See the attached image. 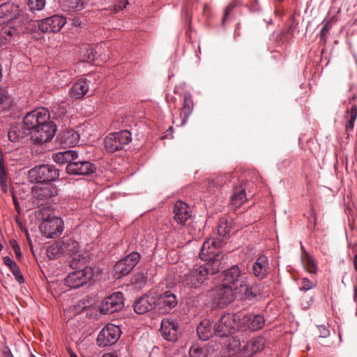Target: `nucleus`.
<instances>
[{
    "instance_id": "37998d69",
    "label": "nucleus",
    "mask_w": 357,
    "mask_h": 357,
    "mask_svg": "<svg viewBox=\"0 0 357 357\" xmlns=\"http://www.w3.org/2000/svg\"><path fill=\"white\" fill-rule=\"evenodd\" d=\"M205 355L204 349L198 345H193L189 349L190 357H202Z\"/></svg>"
},
{
    "instance_id": "bb28decb",
    "label": "nucleus",
    "mask_w": 357,
    "mask_h": 357,
    "mask_svg": "<svg viewBox=\"0 0 357 357\" xmlns=\"http://www.w3.org/2000/svg\"><path fill=\"white\" fill-rule=\"evenodd\" d=\"M58 138L63 146H74L79 143L80 135L75 130H67L61 132Z\"/></svg>"
},
{
    "instance_id": "9d476101",
    "label": "nucleus",
    "mask_w": 357,
    "mask_h": 357,
    "mask_svg": "<svg viewBox=\"0 0 357 357\" xmlns=\"http://www.w3.org/2000/svg\"><path fill=\"white\" fill-rule=\"evenodd\" d=\"M56 130V125L52 121H50L28 133L35 143L43 144L50 141L54 136Z\"/></svg>"
},
{
    "instance_id": "412c9836",
    "label": "nucleus",
    "mask_w": 357,
    "mask_h": 357,
    "mask_svg": "<svg viewBox=\"0 0 357 357\" xmlns=\"http://www.w3.org/2000/svg\"><path fill=\"white\" fill-rule=\"evenodd\" d=\"M193 110V102L192 96L190 93H186L184 94L183 106L181 108L179 117L174 118L173 123L177 126H184L191 115Z\"/></svg>"
},
{
    "instance_id": "49530a36",
    "label": "nucleus",
    "mask_w": 357,
    "mask_h": 357,
    "mask_svg": "<svg viewBox=\"0 0 357 357\" xmlns=\"http://www.w3.org/2000/svg\"><path fill=\"white\" fill-rule=\"evenodd\" d=\"M11 271L13 275L15 276V280L20 284H22L24 282V277L18 266L17 267H15V268H13Z\"/></svg>"
},
{
    "instance_id": "0eeeda50",
    "label": "nucleus",
    "mask_w": 357,
    "mask_h": 357,
    "mask_svg": "<svg viewBox=\"0 0 357 357\" xmlns=\"http://www.w3.org/2000/svg\"><path fill=\"white\" fill-rule=\"evenodd\" d=\"M51 121L50 114L47 109L40 107L28 112L23 119V126L29 132L36 128Z\"/></svg>"
},
{
    "instance_id": "0e129e2a",
    "label": "nucleus",
    "mask_w": 357,
    "mask_h": 357,
    "mask_svg": "<svg viewBox=\"0 0 357 357\" xmlns=\"http://www.w3.org/2000/svg\"><path fill=\"white\" fill-rule=\"evenodd\" d=\"M70 357H77V355H76L75 353H73V352H71V353L70 354Z\"/></svg>"
},
{
    "instance_id": "c03bdc74",
    "label": "nucleus",
    "mask_w": 357,
    "mask_h": 357,
    "mask_svg": "<svg viewBox=\"0 0 357 357\" xmlns=\"http://www.w3.org/2000/svg\"><path fill=\"white\" fill-rule=\"evenodd\" d=\"M301 287H300V290L301 291H307L308 290L314 288V284L307 278H304L301 280Z\"/></svg>"
},
{
    "instance_id": "4468645a",
    "label": "nucleus",
    "mask_w": 357,
    "mask_h": 357,
    "mask_svg": "<svg viewBox=\"0 0 357 357\" xmlns=\"http://www.w3.org/2000/svg\"><path fill=\"white\" fill-rule=\"evenodd\" d=\"M248 275L242 273L236 265L224 271V284L232 287L235 291L238 290L243 282H247Z\"/></svg>"
},
{
    "instance_id": "2eb2a0df",
    "label": "nucleus",
    "mask_w": 357,
    "mask_h": 357,
    "mask_svg": "<svg viewBox=\"0 0 357 357\" xmlns=\"http://www.w3.org/2000/svg\"><path fill=\"white\" fill-rule=\"evenodd\" d=\"M124 305L123 295L116 291L106 297L100 305V312L102 314H112L121 310Z\"/></svg>"
},
{
    "instance_id": "b1692460",
    "label": "nucleus",
    "mask_w": 357,
    "mask_h": 357,
    "mask_svg": "<svg viewBox=\"0 0 357 357\" xmlns=\"http://www.w3.org/2000/svg\"><path fill=\"white\" fill-rule=\"evenodd\" d=\"M269 271L268 257L264 255L259 256L252 264V272L254 276L259 279L265 278Z\"/></svg>"
},
{
    "instance_id": "6e6552de",
    "label": "nucleus",
    "mask_w": 357,
    "mask_h": 357,
    "mask_svg": "<svg viewBox=\"0 0 357 357\" xmlns=\"http://www.w3.org/2000/svg\"><path fill=\"white\" fill-rule=\"evenodd\" d=\"M233 291L232 287L222 284L213 288L208 292V296L212 300L213 304L220 307H223L233 301Z\"/></svg>"
},
{
    "instance_id": "e2e57ef3",
    "label": "nucleus",
    "mask_w": 357,
    "mask_h": 357,
    "mask_svg": "<svg viewBox=\"0 0 357 357\" xmlns=\"http://www.w3.org/2000/svg\"><path fill=\"white\" fill-rule=\"evenodd\" d=\"M73 24L75 25V26H78L80 24V22L79 20L77 19V20H74V22H73Z\"/></svg>"
},
{
    "instance_id": "864d4df0",
    "label": "nucleus",
    "mask_w": 357,
    "mask_h": 357,
    "mask_svg": "<svg viewBox=\"0 0 357 357\" xmlns=\"http://www.w3.org/2000/svg\"><path fill=\"white\" fill-rule=\"evenodd\" d=\"M87 52V59L88 62H93L96 59V54L93 52V50L92 48H89L86 50Z\"/></svg>"
},
{
    "instance_id": "3c124183",
    "label": "nucleus",
    "mask_w": 357,
    "mask_h": 357,
    "mask_svg": "<svg viewBox=\"0 0 357 357\" xmlns=\"http://www.w3.org/2000/svg\"><path fill=\"white\" fill-rule=\"evenodd\" d=\"M3 262H4L5 265H6L8 267H9L10 271H12L13 268H15V267L17 266V264L11 258H10L8 256H6L3 257Z\"/></svg>"
},
{
    "instance_id": "09e8293b",
    "label": "nucleus",
    "mask_w": 357,
    "mask_h": 357,
    "mask_svg": "<svg viewBox=\"0 0 357 357\" xmlns=\"http://www.w3.org/2000/svg\"><path fill=\"white\" fill-rule=\"evenodd\" d=\"M236 5L237 4L236 3H231L227 5V6L225 8L224 16L222 17V23H225L229 13L236 6Z\"/></svg>"
},
{
    "instance_id": "1a4fd4ad",
    "label": "nucleus",
    "mask_w": 357,
    "mask_h": 357,
    "mask_svg": "<svg viewBox=\"0 0 357 357\" xmlns=\"http://www.w3.org/2000/svg\"><path fill=\"white\" fill-rule=\"evenodd\" d=\"M121 334L120 328L114 324H109L100 331L96 342L100 347H105L115 344Z\"/></svg>"
},
{
    "instance_id": "7ed1b4c3",
    "label": "nucleus",
    "mask_w": 357,
    "mask_h": 357,
    "mask_svg": "<svg viewBox=\"0 0 357 357\" xmlns=\"http://www.w3.org/2000/svg\"><path fill=\"white\" fill-rule=\"evenodd\" d=\"M214 275L211 271V267L204 265H195L188 273H185L181 278V283L183 286L190 289H199L207 280L208 275Z\"/></svg>"
},
{
    "instance_id": "ddd939ff",
    "label": "nucleus",
    "mask_w": 357,
    "mask_h": 357,
    "mask_svg": "<svg viewBox=\"0 0 357 357\" xmlns=\"http://www.w3.org/2000/svg\"><path fill=\"white\" fill-rule=\"evenodd\" d=\"M140 259L139 253L132 252L119 260L114 266L115 276L118 278L128 274Z\"/></svg>"
},
{
    "instance_id": "393cba45",
    "label": "nucleus",
    "mask_w": 357,
    "mask_h": 357,
    "mask_svg": "<svg viewBox=\"0 0 357 357\" xmlns=\"http://www.w3.org/2000/svg\"><path fill=\"white\" fill-rule=\"evenodd\" d=\"M155 307H156V299L151 295H144L134 303V310L139 314H145Z\"/></svg>"
},
{
    "instance_id": "774afa93",
    "label": "nucleus",
    "mask_w": 357,
    "mask_h": 357,
    "mask_svg": "<svg viewBox=\"0 0 357 357\" xmlns=\"http://www.w3.org/2000/svg\"><path fill=\"white\" fill-rule=\"evenodd\" d=\"M31 357H36L35 356H33V354L31 355Z\"/></svg>"
},
{
    "instance_id": "dca6fc26",
    "label": "nucleus",
    "mask_w": 357,
    "mask_h": 357,
    "mask_svg": "<svg viewBox=\"0 0 357 357\" xmlns=\"http://www.w3.org/2000/svg\"><path fill=\"white\" fill-rule=\"evenodd\" d=\"M66 24V19L63 16L54 15L43 19L38 22V29L45 32H59Z\"/></svg>"
},
{
    "instance_id": "ea45409f",
    "label": "nucleus",
    "mask_w": 357,
    "mask_h": 357,
    "mask_svg": "<svg viewBox=\"0 0 357 357\" xmlns=\"http://www.w3.org/2000/svg\"><path fill=\"white\" fill-rule=\"evenodd\" d=\"M231 222H229L227 220H220L218 227V235L220 236H226L227 235H228L231 231Z\"/></svg>"
},
{
    "instance_id": "052dcab7",
    "label": "nucleus",
    "mask_w": 357,
    "mask_h": 357,
    "mask_svg": "<svg viewBox=\"0 0 357 357\" xmlns=\"http://www.w3.org/2000/svg\"><path fill=\"white\" fill-rule=\"evenodd\" d=\"M354 299L357 302V287L355 286L354 288Z\"/></svg>"
},
{
    "instance_id": "a211bd4d",
    "label": "nucleus",
    "mask_w": 357,
    "mask_h": 357,
    "mask_svg": "<svg viewBox=\"0 0 357 357\" xmlns=\"http://www.w3.org/2000/svg\"><path fill=\"white\" fill-rule=\"evenodd\" d=\"M240 329H247L250 331H257L261 330L265 325V319L260 314H248L240 319Z\"/></svg>"
},
{
    "instance_id": "20e7f679",
    "label": "nucleus",
    "mask_w": 357,
    "mask_h": 357,
    "mask_svg": "<svg viewBox=\"0 0 357 357\" xmlns=\"http://www.w3.org/2000/svg\"><path fill=\"white\" fill-rule=\"evenodd\" d=\"M240 317L234 313L223 314L214 325V335L219 337H227L241 330Z\"/></svg>"
},
{
    "instance_id": "cd10ccee",
    "label": "nucleus",
    "mask_w": 357,
    "mask_h": 357,
    "mask_svg": "<svg viewBox=\"0 0 357 357\" xmlns=\"http://www.w3.org/2000/svg\"><path fill=\"white\" fill-rule=\"evenodd\" d=\"M188 209V205L182 201H177L174 204V220L177 223L184 224L186 220H188L190 217V213Z\"/></svg>"
},
{
    "instance_id": "603ef678",
    "label": "nucleus",
    "mask_w": 357,
    "mask_h": 357,
    "mask_svg": "<svg viewBox=\"0 0 357 357\" xmlns=\"http://www.w3.org/2000/svg\"><path fill=\"white\" fill-rule=\"evenodd\" d=\"M318 329L319 331V337L325 338L329 336L330 331L325 326H318Z\"/></svg>"
},
{
    "instance_id": "69168bd1",
    "label": "nucleus",
    "mask_w": 357,
    "mask_h": 357,
    "mask_svg": "<svg viewBox=\"0 0 357 357\" xmlns=\"http://www.w3.org/2000/svg\"><path fill=\"white\" fill-rule=\"evenodd\" d=\"M138 277L141 278L143 280H144V277L143 275H139Z\"/></svg>"
},
{
    "instance_id": "c85d7f7f",
    "label": "nucleus",
    "mask_w": 357,
    "mask_h": 357,
    "mask_svg": "<svg viewBox=\"0 0 357 357\" xmlns=\"http://www.w3.org/2000/svg\"><path fill=\"white\" fill-rule=\"evenodd\" d=\"M238 291L243 292L245 298L250 301L256 298L261 294L259 285L255 283L250 282L248 278H247V282H243Z\"/></svg>"
},
{
    "instance_id": "a18cd8bd",
    "label": "nucleus",
    "mask_w": 357,
    "mask_h": 357,
    "mask_svg": "<svg viewBox=\"0 0 357 357\" xmlns=\"http://www.w3.org/2000/svg\"><path fill=\"white\" fill-rule=\"evenodd\" d=\"M306 264H307V269L310 273H316L317 266H316L314 259L312 257H310L309 255L307 256Z\"/></svg>"
},
{
    "instance_id": "423d86ee",
    "label": "nucleus",
    "mask_w": 357,
    "mask_h": 357,
    "mask_svg": "<svg viewBox=\"0 0 357 357\" xmlns=\"http://www.w3.org/2000/svg\"><path fill=\"white\" fill-rule=\"evenodd\" d=\"M132 139V135L127 130L109 134L104 142V148L108 153H114L123 149Z\"/></svg>"
},
{
    "instance_id": "6ab92c4d",
    "label": "nucleus",
    "mask_w": 357,
    "mask_h": 357,
    "mask_svg": "<svg viewBox=\"0 0 357 357\" xmlns=\"http://www.w3.org/2000/svg\"><path fill=\"white\" fill-rule=\"evenodd\" d=\"M160 331L162 337L167 341L174 342L178 338V324L174 319H162Z\"/></svg>"
},
{
    "instance_id": "f704fd0d",
    "label": "nucleus",
    "mask_w": 357,
    "mask_h": 357,
    "mask_svg": "<svg viewBox=\"0 0 357 357\" xmlns=\"http://www.w3.org/2000/svg\"><path fill=\"white\" fill-rule=\"evenodd\" d=\"M197 333L200 340L206 341L214 335V328L212 330L209 320L204 319L197 326Z\"/></svg>"
},
{
    "instance_id": "13d9d810",
    "label": "nucleus",
    "mask_w": 357,
    "mask_h": 357,
    "mask_svg": "<svg viewBox=\"0 0 357 357\" xmlns=\"http://www.w3.org/2000/svg\"><path fill=\"white\" fill-rule=\"evenodd\" d=\"M0 185H1L2 190L3 192H6L7 191V188H8L6 181H4L3 183H0Z\"/></svg>"
},
{
    "instance_id": "473e14b6",
    "label": "nucleus",
    "mask_w": 357,
    "mask_h": 357,
    "mask_svg": "<svg viewBox=\"0 0 357 357\" xmlns=\"http://www.w3.org/2000/svg\"><path fill=\"white\" fill-rule=\"evenodd\" d=\"M264 347V338L262 337H255L248 341L243 347V353L246 356H252L260 351Z\"/></svg>"
},
{
    "instance_id": "f3484780",
    "label": "nucleus",
    "mask_w": 357,
    "mask_h": 357,
    "mask_svg": "<svg viewBox=\"0 0 357 357\" xmlns=\"http://www.w3.org/2000/svg\"><path fill=\"white\" fill-rule=\"evenodd\" d=\"M66 172L69 174L89 175L96 171V166L89 161L81 160L79 157L66 165Z\"/></svg>"
},
{
    "instance_id": "9b49d317",
    "label": "nucleus",
    "mask_w": 357,
    "mask_h": 357,
    "mask_svg": "<svg viewBox=\"0 0 357 357\" xmlns=\"http://www.w3.org/2000/svg\"><path fill=\"white\" fill-rule=\"evenodd\" d=\"M63 221L60 218L48 215L40 225V230L48 238L58 236L63 231Z\"/></svg>"
},
{
    "instance_id": "338daca9",
    "label": "nucleus",
    "mask_w": 357,
    "mask_h": 357,
    "mask_svg": "<svg viewBox=\"0 0 357 357\" xmlns=\"http://www.w3.org/2000/svg\"><path fill=\"white\" fill-rule=\"evenodd\" d=\"M3 246L0 243V250L2 249Z\"/></svg>"
},
{
    "instance_id": "e433bc0d",
    "label": "nucleus",
    "mask_w": 357,
    "mask_h": 357,
    "mask_svg": "<svg viewBox=\"0 0 357 357\" xmlns=\"http://www.w3.org/2000/svg\"><path fill=\"white\" fill-rule=\"evenodd\" d=\"M247 199L245 189L236 188L234 190L232 197L231 198V204L238 208L241 206Z\"/></svg>"
},
{
    "instance_id": "a878e982",
    "label": "nucleus",
    "mask_w": 357,
    "mask_h": 357,
    "mask_svg": "<svg viewBox=\"0 0 357 357\" xmlns=\"http://www.w3.org/2000/svg\"><path fill=\"white\" fill-rule=\"evenodd\" d=\"M53 195V190L48 184L37 185L33 190L34 202H36L38 205H43L44 201L52 197Z\"/></svg>"
},
{
    "instance_id": "4d7b16f0",
    "label": "nucleus",
    "mask_w": 357,
    "mask_h": 357,
    "mask_svg": "<svg viewBox=\"0 0 357 357\" xmlns=\"http://www.w3.org/2000/svg\"><path fill=\"white\" fill-rule=\"evenodd\" d=\"M13 203H14V205H15V209L20 212V203L17 199V197L15 196H13Z\"/></svg>"
},
{
    "instance_id": "5701e85b",
    "label": "nucleus",
    "mask_w": 357,
    "mask_h": 357,
    "mask_svg": "<svg viewBox=\"0 0 357 357\" xmlns=\"http://www.w3.org/2000/svg\"><path fill=\"white\" fill-rule=\"evenodd\" d=\"M177 305L176 296L170 291H166L159 296L156 300V307L160 313H168Z\"/></svg>"
},
{
    "instance_id": "79ce46f5",
    "label": "nucleus",
    "mask_w": 357,
    "mask_h": 357,
    "mask_svg": "<svg viewBox=\"0 0 357 357\" xmlns=\"http://www.w3.org/2000/svg\"><path fill=\"white\" fill-rule=\"evenodd\" d=\"M68 6L72 11H79L83 10L86 5L85 0H67Z\"/></svg>"
},
{
    "instance_id": "f03ea898",
    "label": "nucleus",
    "mask_w": 357,
    "mask_h": 357,
    "mask_svg": "<svg viewBox=\"0 0 357 357\" xmlns=\"http://www.w3.org/2000/svg\"><path fill=\"white\" fill-rule=\"evenodd\" d=\"M31 17L28 14H20L15 20L6 22L0 31V45L10 42L20 33L29 29Z\"/></svg>"
},
{
    "instance_id": "c9c22d12",
    "label": "nucleus",
    "mask_w": 357,
    "mask_h": 357,
    "mask_svg": "<svg viewBox=\"0 0 357 357\" xmlns=\"http://www.w3.org/2000/svg\"><path fill=\"white\" fill-rule=\"evenodd\" d=\"M28 135V131L21 126H12L8 132V139L13 142H18Z\"/></svg>"
},
{
    "instance_id": "4be33fe9",
    "label": "nucleus",
    "mask_w": 357,
    "mask_h": 357,
    "mask_svg": "<svg viewBox=\"0 0 357 357\" xmlns=\"http://www.w3.org/2000/svg\"><path fill=\"white\" fill-rule=\"evenodd\" d=\"M62 241L63 243L64 254L73 256L70 261V266L73 268H80L81 266H78V264L82 262V258L83 257H81L80 255H77L79 250V243L72 239H66Z\"/></svg>"
},
{
    "instance_id": "6e6d98bb",
    "label": "nucleus",
    "mask_w": 357,
    "mask_h": 357,
    "mask_svg": "<svg viewBox=\"0 0 357 357\" xmlns=\"http://www.w3.org/2000/svg\"><path fill=\"white\" fill-rule=\"evenodd\" d=\"M259 0H254L250 6V11H257L258 10Z\"/></svg>"
},
{
    "instance_id": "680f3d73",
    "label": "nucleus",
    "mask_w": 357,
    "mask_h": 357,
    "mask_svg": "<svg viewBox=\"0 0 357 357\" xmlns=\"http://www.w3.org/2000/svg\"><path fill=\"white\" fill-rule=\"evenodd\" d=\"M353 262H354V266L355 270L357 271V254L355 255Z\"/></svg>"
},
{
    "instance_id": "58836bf2",
    "label": "nucleus",
    "mask_w": 357,
    "mask_h": 357,
    "mask_svg": "<svg viewBox=\"0 0 357 357\" xmlns=\"http://www.w3.org/2000/svg\"><path fill=\"white\" fill-rule=\"evenodd\" d=\"M11 105L12 102L7 91L4 89H0V112L9 109Z\"/></svg>"
},
{
    "instance_id": "39448f33",
    "label": "nucleus",
    "mask_w": 357,
    "mask_h": 357,
    "mask_svg": "<svg viewBox=\"0 0 357 357\" xmlns=\"http://www.w3.org/2000/svg\"><path fill=\"white\" fill-rule=\"evenodd\" d=\"M86 259L82 258V262L78 264L80 268L70 273L65 279V284L70 289H77L86 284L93 276V268L90 266H85Z\"/></svg>"
},
{
    "instance_id": "a19ab883",
    "label": "nucleus",
    "mask_w": 357,
    "mask_h": 357,
    "mask_svg": "<svg viewBox=\"0 0 357 357\" xmlns=\"http://www.w3.org/2000/svg\"><path fill=\"white\" fill-rule=\"evenodd\" d=\"M46 4L45 0H28L27 6L32 13L40 11L44 9Z\"/></svg>"
},
{
    "instance_id": "aec40b11",
    "label": "nucleus",
    "mask_w": 357,
    "mask_h": 357,
    "mask_svg": "<svg viewBox=\"0 0 357 357\" xmlns=\"http://www.w3.org/2000/svg\"><path fill=\"white\" fill-rule=\"evenodd\" d=\"M20 14H27L20 10L19 6L13 3L7 2L0 6V25L15 20Z\"/></svg>"
},
{
    "instance_id": "72a5a7b5",
    "label": "nucleus",
    "mask_w": 357,
    "mask_h": 357,
    "mask_svg": "<svg viewBox=\"0 0 357 357\" xmlns=\"http://www.w3.org/2000/svg\"><path fill=\"white\" fill-rule=\"evenodd\" d=\"M75 70L73 69L60 70L56 72L54 82L59 86H63L70 83L75 77Z\"/></svg>"
},
{
    "instance_id": "7c9ffc66",
    "label": "nucleus",
    "mask_w": 357,
    "mask_h": 357,
    "mask_svg": "<svg viewBox=\"0 0 357 357\" xmlns=\"http://www.w3.org/2000/svg\"><path fill=\"white\" fill-rule=\"evenodd\" d=\"M89 85L86 79H79L71 87L70 96L72 98L79 99L89 91Z\"/></svg>"
},
{
    "instance_id": "f8f14e48",
    "label": "nucleus",
    "mask_w": 357,
    "mask_h": 357,
    "mask_svg": "<svg viewBox=\"0 0 357 357\" xmlns=\"http://www.w3.org/2000/svg\"><path fill=\"white\" fill-rule=\"evenodd\" d=\"M29 174L35 177L37 183H45L54 181L59 177V173L54 166L50 165H43L36 167L30 170Z\"/></svg>"
},
{
    "instance_id": "8fccbe9b",
    "label": "nucleus",
    "mask_w": 357,
    "mask_h": 357,
    "mask_svg": "<svg viewBox=\"0 0 357 357\" xmlns=\"http://www.w3.org/2000/svg\"><path fill=\"white\" fill-rule=\"evenodd\" d=\"M10 245L12 246L16 256L17 258L20 259L22 257V252L20 250V248L18 245L17 241L15 240L10 241Z\"/></svg>"
},
{
    "instance_id": "c756f323",
    "label": "nucleus",
    "mask_w": 357,
    "mask_h": 357,
    "mask_svg": "<svg viewBox=\"0 0 357 357\" xmlns=\"http://www.w3.org/2000/svg\"><path fill=\"white\" fill-rule=\"evenodd\" d=\"M344 119L345 121V132L349 137L354 130L357 119V106L356 105H353L346 110Z\"/></svg>"
},
{
    "instance_id": "f257e3e1",
    "label": "nucleus",
    "mask_w": 357,
    "mask_h": 357,
    "mask_svg": "<svg viewBox=\"0 0 357 357\" xmlns=\"http://www.w3.org/2000/svg\"><path fill=\"white\" fill-rule=\"evenodd\" d=\"M221 242L215 238L206 240L201 248L199 257L206 261V265L211 267L212 273H217L223 268L222 260V255L220 252Z\"/></svg>"
},
{
    "instance_id": "5fc2aeb1",
    "label": "nucleus",
    "mask_w": 357,
    "mask_h": 357,
    "mask_svg": "<svg viewBox=\"0 0 357 357\" xmlns=\"http://www.w3.org/2000/svg\"><path fill=\"white\" fill-rule=\"evenodd\" d=\"M6 178H7L3 165L0 162V183L6 181Z\"/></svg>"
},
{
    "instance_id": "bf43d9fd",
    "label": "nucleus",
    "mask_w": 357,
    "mask_h": 357,
    "mask_svg": "<svg viewBox=\"0 0 357 357\" xmlns=\"http://www.w3.org/2000/svg\"><path fill=\"white\" fill-rule=\"evenodd\" d=\"M102 357H118V356L113 353H106V354H104L102 356Z\"/></svg>"
},
{
    "instance_id": "4c0bfd02",
    "label": "nucleus",
    "mask_w": 357,
    "mask_h": 357,
    "mask_svg": "<svg viewBox=\"0 0 357 357\" xmlns=\"http://www.w3.org/2000/svg\"><path fill=\"white\" fill-rule=\"evenodd\" d=\"M63 243L61 241H58L48 247L47 250V255L50 258L54 259L61 254H64Z\"/></svg>"
},
{
    "instance_id": "2f4dec72",
    "label": "nucleus",
    "mask_w": 357,
    "mask_h": 357,
    "mask_svg": "<svg viewBox=\"0 0 357 357\" xmlns=\"http://www.w3.org/2000/svg\"><path fill=\"white\" fill-rule=\"evenodd\" d=\"M78 153L75 150L59 151L52 155V160L57 164H70L77 159Z\"/></svg>"
},
{
    "instance_id": "de8ad7c7",
    "label": "nucleus",
    "mask_w": 357,
    "mask_h": 357,
    "mask_svg": "<svg viewBox=\"0 0 357 357\" xmlns=\"http://www.w3.org/2000/svg\"><path fill=\"white\" fill-rule=\"evenodd\" d=\"M331 29V24L329 22H324L323 26L320 32V36L321 39H324L329 30Z\"/></svg>"
}]
</instances>
